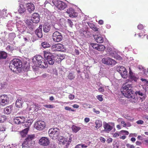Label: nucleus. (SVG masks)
<instances>
[{"label":"nucleus","instance_id":"1","mask_svg":"<svg viewBox=\"0 0 148 148\" xmlns=\"http://www.w3.org/2000/svg\"><path fill=\"white\" fill-rule=\"evenodd\" d=\"M132 87L131 84L128 83L124 84L121 89L122 93L126 97L129 99L130 101L132 102L136 103L137 101V98L136 97L132 90Z\"/></svg>","mask_w":148,"mask_h":148},{"label":"nucleus","instance_id":"2","mask_svg":"<svg viewBox=\"0 0 148 148\" xmlns=\"http://www.w3.org/2000/svg\"><path fill=\"white\" fill-rule=\"evenodd\" d=\"M9 68L13 72H20L23 69L21 61L18 59H13L10 63Z\"/></svg>","mask_w":148,"mask_h":148},{"label":"nucleus","instance_id":"3","mask_svg":"<svg viewBox=\"0 0 148 148\" xmlns=\"http://www.w3.org/2000/svg\"><path fill=\"white\" fill-rule=\"evenodd\" d=\"M33 63L36 65H38L39 66L42 68H46L48 67L47 62L40 55H36L32 59Z\"/></svg>","mask_w":148,"mask_h":148},{"label":"nucleus","instance_id":"4","mask_svg":"<svg viewBox=\"0 0 148 148\" xmlns=\"http://www.w3.org/2000/svg\"><path fill=\"white\" fill-rule=\"evenodd\" d=\"M43 52L44 57L48 63L49 64H53L55 61L54 55L49 52L44 51Z\"/></svg>","mask_w":148,"mask_h":148},{"label":"nucleus","instance_id":"5","mask_svg":"<svg viewBox=\"0 0 148 148\" xmlns=\"http://www.w3.org/2000/svg\"><path fill=\"white\" fill-rule=\"evenodd\" d=\"M59 130L57 127H53L50 129L48 131L49 136L53 139H56L59 134Z\"/></svg>","mask_w":148,"mask_h":148},{"label":"nucleus","instance_id":"6","mask_svg":"<svg viewBox=\"0 0 148 148\" xmlns=\"http://www.w3.org/2000/svg\"><path fill=\"white\" fill-rule=\"evenodd\" d=\"M107 50L109 54L112 57L119 60H121L122 59V57L118 54L114 49H113L108 47Z\"/></svg>","mask_w":148,"mask_h":148},{"label":"nucleus","instance_id":"7","mask_svg":"<svg viewBox=\"0 0 148 148\" xmlns=\"http://www.w3.org/2000/svg\"><path fill=\"white\" fill-rule=\"evenodd\" d=\"M52 2L56 7L61 10H63L67 6V5L65 3L61 1L53 0Z\"/></svg>","mask_w":148,"mask_h":148},{"label":"nucleus","instance_id":"8","mask_svg":"<svg viewBox=\"0 0 148 148\" xmlns=\"http://www.w3.org/2000/svg\"><path fill=\"white\" fill-rule=\"evenodd\" d=\"M136 95L140 98L141 102L143 101L147 97L146 89L136 91L135 92Z\"/></svg>","mask_w":148,"mask_h":148},{"label":"nucleus","instance_id":"9","mask_svg":"<svg viewBox=\"0 0 148 148\" xmlns=\"http://www.w3.org/2000/svg\"><path fill=\"white\" fill-rule=\"evenodd\" d=\"M46 126L45 122L39 121L35 122L34 124V127L37 130H41L45 128Z\"/></svg>","mask_w":148,"mask_h":148},{"label":"nucleus","instance_id":"10","mask_svg":"<svg viewBox=\"0 0 148 148\" xmlns=\"http://www.w3.org/2000/svg\"><path fill=\"white\" fill-rule=\"evenodd\" d=\"M52 39L54 42H59L62 40V36L61 33L58 31L55 32L53 34Z\"/></svg>","mask_w":148,"mask_h":148},{"label":"nucleus","instance_id":"11","mask_svg":"<svg viewBox=\"0 0 148 148\" xmlns=\"http://www.w3.org/2000/svg\"><path fill=\"white\" fill-rule=\"evenodd\" d=\"M117 70L121 75V77L124 78H126L127 75V72L126 69L123 66L118 67Z\"/></svg>","mask_w":148,"mask_h":148},{"label":"nucleus","instance_id":"12","mask_svg":"<svg viewBox=\"0 0 148 148\" xmlns=\"http://www.w3.org/2000/svg\"><path fill=\"white\" fill-rule=\"evenodd\" d=\"M101 61L103 64L108 65H115L116 63V62L114 60L109 57L102 58Z\"/></svg>","mask_w":148,"mask_h":148},{"label":"nucleus","instance_id":"13","mask_svg":"<svg viewBox=\"0 0 148 148\" xmlns=\"http://www.w3.org/2000/svg\"><path fill=\"white\" fill-rule=\"evenodd\" d=\"M9 101V99L8 96L5 95H0V104L4 106L8 104Z\"/></svg>","mask_w":148,"mask_h":148},{"label":"nucleus","instance_id":"14","mask_svg":"<svg viewBox=\"0 0 148 148\" xmlns=\"http://www.w3.org/2000/svg\"><path fill=\"white\" fill-rule=\"evenodd\" d=\"M52 50L53 51H63L65 49L64 45L60 44H57L53 45L51 48Z\"/></svg>","mask_w":148,"mask_h":148},{"label":"nucleus","instance_id":"15","mask_svg":"<svg viewBox=\"0 0 148 148\" xmlns=\"http://www.w3.org/2000/svg\"><path fill=\"white\" fill-rule=\"evenodd\" d=\"M129 78L131 81L137 82L138 79L139 77L138 75L132 72L130 69H129Z\"/></svg>","mask_w":148,"mask_h":148},{"label":"nucleus","instance_id":"16","mask_svg":"<svg viewBox=\"0 0 148 148\" xmlns=\"http://www.w3.org/2000/svg\"><path fill=\"white\" fill-rule=\"evenodd\" d=\"M49 143L48 138L46 137H42L39 140V143L43 146L48 145Z\"/></svg>","mask_w":148,"mask_h":148},{"label":"nucleus","instance_id":"17","mask_svg":"<svg viewBox=\"0 0 148 148\" xmlns=\"http://www.w3.org/2000/svg\"><path fill=\"white\" fill-rule=\"evenodd\" d=\"M112 126H111L109 124L106 122H104L103 123V127L104 128V131L108 133L112 130L114 127V124L112 123Z\"/></svg>","mask_w":148,"mask_h":148},{"label":"nucleus","instance_id":"18","mask_svg":"<svg viewBox=\"0 0 148 148\" xmlns=\"http://www.w3.org/2000/svg\"><path fill=\"white\" fill-rule=\"evenodd\" d=\"M66 12L69 14V16L71 17H75L77 16V13L75 12L74 10L72 8H68Z\"/></svg>","mask_w":148,"mask_h":148},{"label":"nucleus","instance_id":"19","mask_svg":"<svg viewBox=\"0 0 148 148\" xmlns=\"http://www.w3.org/2000/svg\"><path fill=\"white\" fill-rule=\"evenodd\" d=\"M31 19L33 22L35 23H38L40 21L39 14L37 13H34L31 17Z\"/></svg>","mask_w":148,"mask_h":148},{"label":"nucleus","instance_id":"20","mask_svg":"<svg viewBox=\"0 0 148 148\" xmlns=\"http://www.w3.org/2000/svg\"><path fill=\"white\" fill-rule=\"evenodd\" d=\"M25 117L23 116L17 117L13 120V122L16 124H20L25 121Z\"/></svg>","mask_w":148,"mask_h":148},{"label":"nucleus","instance_id":"21","mask_svg":"<svg viewBox=\"0 0 148 148\" xmlns=\"http://www.w3.org/2000/svg\"><path fill=\"white\" fill-rule=\"evenodd\" d=\"M17 28L18 30L21 33H22L25 30L26 27L23 24H20L19 23H17L16 24Z\"/></svg>","mask_w":148,"mask_h":148},{"label":"nucleus","instance_id":"22","mask_svg":"<svg viewBox=\"0 0 148 148\" xmlns=\"http://www.w3.org/2000/svg\"><path fill=\"white\" fill-rule=\"evenodd\" d=\"M95 41L98 43H102L104 41L103 36L101 34H98L94 36Z\"/></svg>","mask_w":148,"mask_h":148},{"label":"nucleus","instance_id":"23","mask_svg":"<svg viewBox=\"0 0 148 148\" xmlns=\"http://www.w3.org/2000/svg\"><path fill=\"white\" fill-rule=\"evenodd\" d=\"M27 11L30 13H32L35 9V7L34 4L32 3H28L26 5Z\"/></svg>","mask_w":148,"mask_h":148},{"label":"nucleus","instance_id":"24","mask_svg":"<svg viewBox=\"0 0 148 148\" xmlns=\"http://www.w3.org/2000/svg\"><path fill=\"white\" fill-rule=\"evenodd\" d=\"M22 0H19L18 1L19 2L20 5L18 9V12L21 14H22L26 10L25 8L24 7L23 5L21 3H22Z\"/></svg>","mask_w":148,"mask_h":148},{"label":"nucleus","instance_id":"25","mask_svg":"<svg viewBox=\"0 0 148 148\" xmlns=\"http://www.w3.org/2000/svg\"><path fill=\"white\" fill-rule=\"evenodd\" d=\"M42 25H40L38 28L36 29L35 33L38 37L41 38L42 37Z\"/></svg>","mask_w":148,"mask_h":148},{"label":"nucleus","instance_id":"26","mask_svg":"<svg viewBox=\"0 0 148 148\" xmlns=\"http://www.w3.org/2000/svg\"><path fill=\"white\" fill-rule=\"evenodd\" d=\"M13 109V106L12 105L6 107L3 110L4 113L7 115L9 114L12 111Z\"/></svg>","mask_w":148,"mask_h":148},{"label":"nucleus","instance_id":"27","mask_svg":"<svg viewBox=\"0 0 148 148\" xmlns=\"http://www.w3.org/2000/svg\"><path fill=\"white\" fill-rule=\"evenodd\" d=\"M23 103V98L20 97L18 98L16 102V107L20 108L22 107Z\"/></svg>","mask_w":148,"mask_h":148},{"label":"nucleus","instance_id":"28","mask_svg":"<svg viewBox=\"0 0 148 148\" xmlns=\"http://www.w3.org/2000/svg\"><path fill=\"white\" fill-rule=\"evenodd\" d=\"M34 135H28L26 139V141H25L22 144V147H26V146L25 145H27V142L32 140L34 138Z\"/></svg>","mask_w":148,"mask_h":148},{"label":"nucleus","instance_id":"29","mask_svg":"<svg viewBox=\"0 0 148 148\" xmlns=\"http://www.w3.org/2000/svg\"><path fill=\"white\" fill-rule=\"evenodd\" d=\"M51 25L47 23L45 24L43 26L44 32L45 33L48 32L51 29Z\"/></svg>","mask_w":148,"mask_h":148},{"label":"nucleus","instance_id":"30","mask_svg":"<svg viewBox=\"0 0 148 148\" xmlns=\"http://www.w3.org/2000/svg\"><path fill=\"white\" fill-rule=\"evenodd\" d=\"M32 104L31 105L30 107V110H35L37 109L38 110L40 107L38 104L36 103H32Z\"/></svg>","mask_w":148,"mask_h":148},{"label":"nucleus","instance_id":"31","mask_svg":"<svg viewBox=\"0 0 148 148\" xmlns=\"http://www.w3.org/2000/svg\"><path fill=\"white\" fill-rule=\"evenodd\" d=\"M23 123V125L24 126V127H26V128H28V130L30 126L31 125L32 123L29 120H28L26 122H24Z\"/></svg>","mask_w":148,"mask_h":148},{"label":"nucleus","instance_id":"32","mask_svg":"<svg viewBox=\"0 0 148 148\" xmlns=\"http://www.w3.org/2000/svg\"><path fill=\"white\" fill-rule=\"evenodd\" d=\"M33 21H31L29 20H26L25 21V23L28 26L29 28H31V29H32L33 28Z\"/></svg>","mask_w":148,"mask_h":148},{"label":"nucleus","instance_id":"33","mask_svg":"<svg viewBox=\"0 0 148 148\" xmlns=\"http://www.w3.org/2000/svg\"><path fill=\"white\" fill-rule=\"evenodd\" d=\"M95 124L96 125L95 128L97 129H98L99 128L102 126V122L101 121L99 120H97L95 122Z\"/></svg>","mask_w":148,"mask_h":148},{"label":"nucleus","instance_id":"34","mask_svg":"<svg viewBox=\"0 0 148 148\" xmlns=\"http://www.w3.org/2000/svg\"><path fill=\"white\" fill-rule=\"evenodd\" d=\"M72 129L73 132L76 133L81 129V127L75 125H73L72 127Z\"/></svg>","mask_w":148,"mask_h":148},{"label":"nucleus","instance_id":"35","mask_svg":"<svg viewBox=\"0 0 148 148\" xmlns=\"http://www.w3.org/2000/svg\"><path fill=\"white\" fill-rule=\"evenodd\" d=\"M13 23H12V21H10L8 22L7 26L8 30L10 31H12L13 29Z\"/></svg>","mask_w":148,"mask_h":148},{"label":"nucleus","instance_id":"36","mask_svg":"<svg viewBox=\"0 0 148 148\" xmlns=\"http://www.w3.org/2000/svg\"><path fill=\"white\" fill-rule=\"evenodd\" d=\"M28 128H26L23 130L21 132V134L22 137H24L26 136L28 131Z\"/></svg>","mask_w":148,"mask_h":148},{"label":"nucleus","instance_id":"37","mask_svg":"<svg viewBox=\"0 0 148 148\" xmlns=\"http://www.w3.org/2000/svg\"><path fill=\"white\" fill-rule=\"evenodd\" d=\"M88 145L84 144H81L76 145L75 148H87Z\"/></svg>","mask_w":148,"mask_h":148},{"label":"nucleus","instance_id":"38","mask_svg":"<svg viewBox=\"0 0 148 148\" xmlns=\"http://www.w3.org/2000/svg\"><path fill=\"white\" fill-rule=\"evenodd\" d=\"M7 56V53L4 51L0 52V59H5Z\"/></svg>","mask_w":148,"mask_h":148},{"label":"nucleus","instance_id":"39","mask_svg":"<svg viewBox=\"0 0 148 148\" xmlns=\"http://www.w3.org/2000/svg\"><path fill=\"white\" fill-rule=\"evenodd\" d=\"M41 45L44 48L49 47H50V45L47 42L44 41L41 43Z\"/></svg>","mask_w":148,"mask_h":148},{"label":"nucleus","instance_id":"40","mask_svg":"<svg viewBox=\"0 0 148 148\" xmlns=\"http://www.w3.org/2000/svg\"><path fill=\"white\" fill-rule=\"evenodd\" d=\"M75 75L73 73L70 72L68 76V78L71 80L75 78Z\"/></svg>","mask_w":148,"mask_h":148},{"label":"nucleus","instance_id":"41","mask_svg":"<svg viewBox=\"0 0 148 148\" xmlns=\"http://www.w3.org/2000/svg\"><path fill=\"white\" fill-rule=\"evenodd\" d=\"M108 86H101L100 85H99V88H98V90L99 92H103L104 91V88H108Z\"/></svg>","mask_w":148,"mask_h":148},{"label":"nucleus","instance_id":"42","mask_svg":"<svg viewBox=\"0 0 148 148\" xmlns=\"http://www.w3.org/2000/svg\"><path fill=\"white\" fill-rule=\"evenodd\" d=\"M60 142L62 143L63 144H68L69 141H67L66 139L64 137H61L60 138Z\"/></svg>","mask_w":148,"mask_h":148},{"label":"nucleus","instance_id":"43","mask_svg":"<svg viewBox=\"0 0 148 148\" xmlns=\"http://www.w3.org/2000/svg\"><path fill=\"white\" fill-rule=\"evenodd\" d=\"M105 49L104 46L102 45H99L98 46L97 50L99 51H103Z\"/></svg>","mask_w":148,"mask_h":148},{"label":"nucleus","instance_id":"44","mask_svg":"<svg viewBox=\"0 0 148 148\" xmlns=\"http://www.w3.org/2000/svg\"><path fill=\"white\" fill-rule=\"evenodd\" d=\"M6 49L9 52H11L14 49V48L13 47L8 45L6 47Z\"/></svg>","mask_w":148,"mask_h":148},{"label":"nucleus","instance_id":"45","mask_svg":"<svg viewBox=\"0 0 148 148\" xmlns=\"http://www.w3.org/2000/svg\"><path fill=\"white\" fill-rule=\"evenodd\" d=\"M43 106L44 107L49 109L53 108H55V106L53 105L45 104Z\"/></svg>","mask_w":148,"mask_h":148},{"label":"nucleus","instance_id":"46","mask_svg":"<svg viewBox=\"0 0 148 148\" xmlns=\"http://www.w3.org/2000/svg\"><path fill=\"white\" fill-rule=\"evenodd\" d=\"M16 37V35L15 33H12L9 34V38L11 40L14 39Z\"/></svg>","mask_w":148,"mask_h":148},{"label":"nucleus","instance_id":"47","mask_svg":"<svg viewBox=\"0 0 148 148\" xmlns=\"http://www.w3.org/2000/svg\"><path fill=\"white\" fill-rule=\"evenodd\" d=\"M99 44H97L92 43L90 44V46L92 47L93 49L97 50Z\"/></svg>","mask_w":148,"mask_h":148},{"label":"nucleus","instance_id":"48","mask_svg":"<svg viewBox=\"0 0 148 148\" xmlns=\"http://www.w3.org/2000/svg\"><path fill=\"white\" fill-rule=\"evenodd\" d=\"M23 39L25 42H29L30 40V38L29 36L27 35L26 36H23Z\"/></svg>","mask_w":148,"mask_h":148},{"label":"nucleus","instance_id":"49","mask_svg":"<svg viewBox=\"0 0 148 148\" xmlns=\"http://www.w3.org/2000/svg\"><path fill=\"white\" fill-rule=\"evenodd\" d=\"M80 32L82 34H88L89 32L88 30H84L83 29H82L80 30Z\"/></svg>","mask_w":148,"mask_h":148},{"label":"nucleus","instance_id":"50","mask_svg":"<svg viewBox=\"0 0 148 148\" xmlns=\"http://www.w3.org/2000/svg\"><path fill=\"white\" fill-rule=\"evenodd\" d=\"M64 109L66 110H68L69 111H71L73 112L74 111V110L71 109V108L69 106H66L64 108Z\"/></svg>","mask_w":148,"mask_h":148},{"label":"nucleus","instance_id":"51","mask_svg":"<svg viewBox=\"0 0 148 148\" xmlns=\"http://www.w3.org/2000/svg\"><path fill=\"white\" fill-rule=\"evenodd\" d=\"M97 98L100 101H101L103 100V99L102 98V95H99L97 96Z\"/></svg>","mask_w":148,"mask_h":148},{"label":"nucleus","instance_id":"52","mask_svg":"<svg viewBox=\"0 0 148 148\" xmlns=\"http://www.w3.org/2000/svg\"><path fill=\"white\" fill-rule=\"evenodd\" d=\"M67 22L69 25L71 27H72L73 25L72 22L70 19H68Z\"/></svg>","mask_w":148,"mask_h":148},{"label":"nucleus","instance_id":"53","mask_svg":"<svg viewBox=\"0 0 148 148\" xmlns=\"http://www.w3.org/2000/svg\"><path fill=\"white\" fill-rule=\"evenodd\" d=\"M139 68L141 70H142L143 71V74L145 75L146 74V73H147V71H146V69H145L144 68H143V67L142 66H141V67H140Z\"/></svg>","mask_w":148,"mask_h":148},{"label":"nucleus","instance_id":"54","mask_svg":"<svg viewBox=\"0 0 148 148\" xmlns=\"http://www.w3.org/2000/svg\"><path fill=\"white\" fill-rule=\"evenodd\" d=\"M141 80L143 82L145 85H146L148 84V81L146 79L142 78L141 79Z\"/></svg>","mask_w":148,"mask_h":148},{"label":"nucleus","instance_id":"55","mask_svg":"<svg viewBox=\"0 0 148 148\" xmlns=\"http://www.w3.org/2000/svg\"><path fill=\"white\" fill-rule=\"evenodd\" d=\"M126 145L127 148H135V147L134 145H131L129 143L127 144Z\"/></svg>","mask_w":148,"mask_h":148},{"label":"nucleus","instance_id":"56","mask_svg":"<svg viewBox=\"0 0 148 148\" xmlns=\"http://www.w3.org/2000/svg\"><path fill=\"white\" fill-rule=\"evenodd\" d=\"M136 123L138 124H143L144 121L142 120H139L136 122Z\"/></svg>","mask_w":148,"mask_h":148},{"label":"nucleus","instance_id":"57","mask_svg":"<svg viewBox=\"0 0 148 148\" xmlns=\"http://www.w3.org/2000/svg\"><path fill=\"white\" fill-rule=\"evenodd\" d=\"M5 128L3 126H1L0 127V133L1 132L5 131Z\"/></svg>","mask_w":148,"mask_h":148},{"label":"nucleus","instance_id":"58","mask_svg":"<svg viewBox=\"0 0 148 148\" xmlns=\"http://www.w3.org/2000/svg\"><path fill=\"white\" fill-rule=\"evenodd\" d=\"M93 30L95 31H98L99 29L96 27L95 25V26L93 27V28H92V29Z\"/></svg>","mask_w":148,"mask_h":148},{"label":"nucleus","instance_id":"59","mask_svg":"<svg viewBox=\"0 0 148 148\" xmlns=\"http://www.w3.org/2000/svg\"><path fill=\"white\" fill-rule=\"evenodd\" d=\"M88 24L90 27L92 29V28H93L94 26H95V25L92 23H88Z\"/></svg>","mask_w":148,"mask_h":148},{"label":"nucleus","instance_id":"60","mask_svg":"<svg viewBox=\"0 0 148 148\" xmlns=\"http://www.w3.org/2000/svg\"><path fill=\"white\" fill-rule=\"evenodd\" d=\"M137 27L138 29H143V26L142 24H140L138 25Z\"/></svg>","mask_w":148,"mask_h":148},{"label":"nucleus","instance_id":"61","mask_svg":"<svg viewBox=\"0 0 148 148\" xmlns=\"http://www.w3.org/2000/svg\"><path fill=\"white\" fill-rule=\"evenodd\" d=\"M99 139L101 142L103 143H104L106 141V139L102 137L100 138Z\"/></svg>","mask_w":148,"mask_h":148},{"label":"nucleus","instance_id":"62","mask_svg":"<svg viewBox=\"0 0 148 148\" xmlns=\"http://www.w3.org/2000/svg\"><path fill=\"white\" fill-rule=\"evenodd\" d=\"M121 123L122 124V126L123 127H126L127 126V124L124 121H122L121 122Z\"/></svg>","mask_w":148,"mask_h":148},{"label":"nucleus","instance_id":"63","mask_svg":"<svg viewBox=\"0 0 148 148\" xmlns=\"http://www.w3.org/2000/svg\"><path fill=\"white\" fill-rule=\"evenodd\" d=\"M69 97L70 99H73L75 97V96L73 95L70 94L69 95Z\"/></svg>","mask_w":148,"mask_h":148},{"label":"nucleus","instance_id":"64","mask_svg":"<svg viewBox=\"0 0 148 148\" xmlns=\"http://www.w3.org/2000/svg\"><path fill=\"white\" fill-rule=\"evenodd\" d=\"M84 121L85 122L87 123L90 121V119L88 117H86L84 119Z\"/></svg>","mask_w":148,"mask_h":148}]
</instances>
